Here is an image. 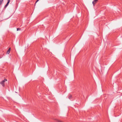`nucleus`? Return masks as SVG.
<instances>
[{"mask_svg": "<svg viewBox=\"0 0 122 122\" xmlns=\"http://www.w3.org/2000/svg\"><path fill=\"white\" fill-rule=\"evenodd\" d=\"M7 81V80L6 79H5L3 81L1 82L0 83V84H4L5 82Z\"/></svg>", "mask_w": 122, "mask_h": 122, "instance_id": "f257e3e1", "label": "nucleus"}, {"mask_svg": "<svg viewBox=\"0 0 122 122\" xmlns=\"http://www.w3.org/2000/svg\"><path fill=\"white\" fill-rule=\"evenodd\" d=\"M98 1V0H94L92 2V4L94 6L95 4L97 3Z\"/></svg>", "mask_w": 122, "mask_h": 122, "instance_id": "f03ea898", "label": "nucleus"}, {"mask_svg": "<svg viewBox=\"0 0 122 122\" xmlns=\"http://www.w3.org/2000/svg\"><path fill=\"white\" fill-rule=\"evenodd\" d=\"M10 48L7 51L6 53L8 54H9L10 53Z\"/></svg>", "mask_w": 122, "mask_h": 122, "instance_id": "7ed1b4c3", "label": "nucleus"}, {"mask_svg": "<svg viewBox=\"0 0 122 122\" xmlns=\"http://www.w3.org/2000/svg\"><path fill=\"white\" fill-rule=\"evenodd\" d=\"M9 3V2H7L6 4V5H5V6L4 7L5 8H6L8 5Z\"/></svg>", "mask_w": 122, "mask_h": 122, "instance_id": "20e7f679", "label": "nucleus"}, {"mask_svg": "<svg viewBox=\"0 0 122 122\" xmlns=\"http://www.w3.org/2000/svg\"><path fill=\"white\" fill-rule=\"evenodd\" d=\"M72 97V96L71 95H70L68 97V98L69 99H71Z\"/></svg>", "mask_w": 122, "mask_h": 122, "instance_id": "39448f33", "label": "nucleus"}, {"mask_svg": "<svg viewBox=\"0 0 122 122\" xmlns=\"http://www.w3.org/2000/svg\"><path fill=\"white\" fill-rule=\"evenodd\" d=\"M3 1V0H0V5L1 4Z\"/></svg>", "mask_w": 122, "mask_h": 122, "instance_id": "423d86ee", "label": "nucleus"}, {"mask_svg": "<svg viewBox=\"0 0 122 122\" xmlns=\"http://www.w3.org/2000/svg\"><path fill=\"white\" fill-rule=\"evenodd\" d=\"M17 31L20 30V28H17Z\"/></svg>", "mask_w": 122, "mask_h": 122, "instance_id": "0eeeda50", "label": "nucleus"}, {"mask_svg": "<svg viewBox=\"0 0 122 122\" xmlns=\"http://www.w3.org/2000/svg\"><path fill=\"white\" fill-rule=\"evenodd\" d=\"M57 120V121H58V122H63L61 121H60V120Z\"/></svg>", "mask_w": 122, "mask_h": 122, "instance_id": "6e6552de", "label": "nucleus"}, {"mask_svg": "<svg viewBox=\"0 0 122 122\" xmlns=\"http://www.w3.org/2000/svg\"><path fill=\"white\" fill-rule=\"evenodd\" d=\"M2 86L3 87H4L5 86V84H2Z\"/></svg>", "mask_w": 122, "mask_h": 122, "instance_id": "1a4fd4ad", "label": "nucleus"}, {"mask_svg": "<svg viewBox=\"0 0 122 122\" xmlns=\"http://www.w3.org/2000/svg\"><path fill=\"white\" fill-rule=\"evenodd\" d=\"M39 0H37L36 2H36H37L39 1Z\"/></svg>", "mask_w": 122, "mask_h": 122, "instance_id": "9d476101", "label": "nucleus"}, {"mask_svg": "<svg viewBox=\"0 0 122 122\" xmlns=\"http://www.w3.org/2000/svg\"><path fill=\"white\" fill-rule=\"evenodd\" d=\"M8 0V2H9V3L10 1V0Z\"/></svg>", "mask_w": 122, "mask_h": 122, "instance_id": "9b49d317", "label": "nucleus"}, {"mask_svg": "<svg viewBox=\"0 0 122 122\" xmlns=\"http://www.w3.org/2000/svg\"><path fill=\"white\" fill-rule=\"evenodd\" d=\"M2 58V57H1V56H0V58Z\"/></svg>", "mask_w": 122, "mask_h": 122, "instance_id": "f8f14e48", "label": "nucleus"}]
</instances>
